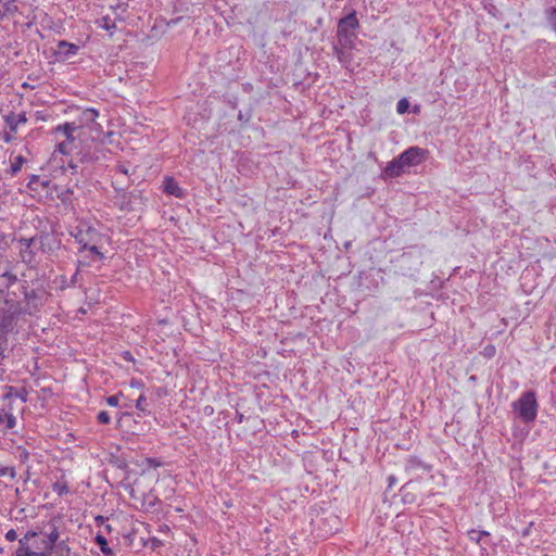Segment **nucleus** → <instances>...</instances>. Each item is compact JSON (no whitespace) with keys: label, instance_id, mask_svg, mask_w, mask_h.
<instances>
[{"label":"nucleus","instance_id":"27","mask_svg":"<svg viewBox=\"0 0 556 556\" xmlns=\"http://www.w3.org/2000/svg\"><path fill=\"white\" fill-rule=\"evenodd\" d=\"M334 51L337 53V56H338L339 61L340 62H344V60H345L344 52L341 51L340 49H338L337 47L334 48Z\"/></svg>","mask_w":556,"mask_h":556},{"label":"nucleus","instance_id":"11","mask_svg":"<svg viewBox=\"0 0 556 556\" xmlns=\"http://www.w3.org/2000/svg\"><path fill=\"white\" fill-rule=\"evenodd\" d=\"M16 426V417L12 413H1L0 414V431H8L13 429Z\"/></svg>","mask_w":556,"mask_h":556},{"label":"nucleus","instance_id":"23","mask_svg":"<svg viewBox=\"0 0 556 556\" xmlns=\"http://www.w3.org/2000/svg\"><path fill=\"white\" fill-rule=\"evenodd\" d=\"M97 419L100 424H103V425H108L111 422V416L109 415L108 412L105 410H101L99 412L98 416H97Z\"/></svg>","mask_w":556,"mask_h":556},{"label":"nucleus","instance_id":"4","mask_svg":"<svg viewBox=\"0 0 556 556\" xmlns=\"http://www.w3.org/2000/svg\"><path fill=\"white\" fill-rule=\"evenodd\" d=\"M511 406L525 422H532L538 416V402L533 391L522 393Z\"/></svg>","mask_w":556,"mask_h":556},{"label":"nucleus","instance_id":"30","mask_svg":"<svg viewBox=\"0 0 556 556\" xmlns=\"http://www.w3.org/2000/svg\"><path fill=\"white\" fill-rule=\"evenodd\" d=\"M485 353H486V355H488V356H492V355H494V353H495V348H494L493 345L486 346V348H485Z\"/></svg>","mask_w":556,"mask_h":556},{"label":"nucleus","instance_id":"21","mask_svg":"<svg viewBox=\"0 0 556 556\" xmlns=\"http://www.w3.org/2000/svg\"><path fill=\"white\" fill-rule=\"evenodd\" d=\"M409 108V102L406 98L401 99L396 104V112L399 114H404L407 112Z\"/></svg>","mask_w":556,"mask_h":556},{"label":"nucleus","instance_id":"33","mask_svg":"<svg viewBox=\"0 0 556 556\" xmlns=\"http://www.w3.org/2000/svg\"><path fill=\"white\" fill-rule=\"evenodd\" d=\"M11 139H12V137H11L10 135H7V136L4 137V141H5V142H10V141H11Z\"/></svg>","mask_w":556,"mask_h":556},{"label":"nucleus","instance_id":"13","mask_svg":"<svg viewBox=\"0 0 556 556\" xmlns=\"http://www.w3.org/2000/svg\"><path fill=\"white\" fill-rule=\"evenodd\" d=\"M55 556H71V548L66 541L61 540L55 546L50 549Z\"/></svg>","mask_w":556,"mask_h":556},{"label":"nucleus","instance_id":"34","mask_svg":"<svg viewBox=\"0 0 556 556\" xmlns=\"http://www.w3.org/2000/svg\"><path fill=\"white\" fill-rule=\"evenodd\" d=\"M21 399L25 402L26 401V396L24 395H21Z\"/></svg>","mask_w":556,"mask_h":556},{"label":"nucleus","instance_id":"14","mask_svg":"<svg viewBox=\"0 0 556 556\" xmlns=\"http://www.w3.org/2000/svg\"><path fill=\"white\" fill-rule=\"evenodd\" d=\"M25 163V159L22 155H16L11 160L10 172L12 175L17 174Z\"/></svg>","mask_w":556,"mask_h":556},{"label":"nucleus","instance_id":"25","mask_svg":"<svg viewBox=\"0 0 556 556\" xmlns=\"http://www.w3.org/2000/svg\"><path fill=\"white\" fill-rule=\"evenodd\" d=\"M20 556H23V554H20ZM24 556H50V555L42 553V552H34L28 546H25Z\"/></svg>","mask_w":556,"mask_h":556},{"label":"nucleus","instance_id":"9","mask_svg":"<svg viewBox=\"0 0 556 556\" xmlns=\"http://www.w3.org/2000/svg\"><path fill=\"white\" fill-rule=\"evenodd\" d=\"M76 128L77 127L74 126V124L65 123L62 125H58L54 128V131L55 134H60L64 138L63 140L74 143V131L76 130Z\"/></svg>","mask_w":556,"mask_h":556},{"label":"nucleus","instance_id":"26","mask_svg":"<svg viewBox=\"0 0 556 556\" xmlns=\"http://www.w3.org/2000/svg\"><path fill=\"white\" fill-rule=\"evenodd\" d=\"M5 539L10 542H13L17 539V533L14 529H10L7 533H5Z\"/></svg>","mask_w":556,"mask_h":556},{"label":"nucleus","instance_id":"5","mask_svg":"<svg viewBox=\"0 0 556 556\" xmlns=\"http://www.w3.org/2000/svg\"><path fill=\"white\" fill-rule=\"evenodd\" d=\"M110 10L113 16L109 13L104 14L96 21V24L98 27L109 31L110 35H113L116 29V22L125 20L124 13L127 10V4L117 0L116 3L110 5Z\"/></svg>","mask_w":556,"mask_h":556},{"label":"nucleus","instance_id":"20","mask_svg":"<svg viewBox=\"0 0 556 556\" xmlns=\"http://www.w3.org/2000/svg\"><path fill=\"white\" fill-rule=\"evenodd\" d=\"M15 475V469L13 467L0 465V478L10 477L13 479Z\"/></svg>","mask_w":556,"mask_h":556},{"label":"nucleus","instance_id":"8","mask_svg":"<svg viewBox=\"0 0 556 556\" xmlns=\"http://www.w3.org/2000/svg\"><path fill=\"white\" fill-rule=\"evenodd\" d=\"M164 192L174 195L176 198H182L185 192L179 184L173 177H165L164 179Z\"/></svg>","mask_w":556,"mask_h":556},{"label":"nucleus","instance_id":"18","mask_svg":"<svg viewBox=\"0 0 556 556\" xmlns=\"http://www.w3.org/2000/svg\"><path fill=\"white\" fill-rule=\"evenodd\" d=\"M72 149H73V143L65 141V140H62L56 146V151L63 155L70 154L72 152Z\"/></svg>","mask_w":556,"mask_h":556},{"label":"nucleus","instance_id":"6","mask_svg":"<svg viewBox=\"0 0 556 556\" xmlns=\"http://www.w3.org/2000/svg\"><path fill=\"white\" fill-rule=\"evenodd\" d=\"M41 533L45 536L42 541L43 547L47 551L52 549L60 542V520L51 519L47 525V529Z\"/></svg>","mask_w":556,"mask_h":556},{"label":"nucleus","instance_id":"2","mask_svg":"<svg viewBox=\"0 0 556 556\" xmlns=\"http://www.w3.org/2000/svg\"><path fill=\"white\" fill-rule=\"evenodd\" d=\"M76 242L80 245L79 251H89L99 260H103L104 255L99 250V243L102 241L101 232L96 229L89 222L79 220L71 231Z\"/></svg>","mask_w":556,"mask_h":556},{"label":"nucleus","instance_id":"10","mask_svg":"<svg viewBox=\"0 0 556 556\" xmlns=\"http://www.w3.org/2000/svg\"><path fill=\"white\" fill-rule=\"evenodd\" d=\"M4 121H5V124L10 127V130L12 132H16L20 125L27 123V117H26V114L23 112L18 115H14V114L7 115Z\"/></svg>","mask_w":556,"mask_h":556},{"label":"nucleus","instance_id":"32","mask_svg":"<svg viewBox=\"0 0 556 556\" xmlns=\"http://www.w3.org/2000/svg\"><path fill=\"white\" fill-rule=\"evenodd\" d=\"M388 480H389V486H390V488H391L393 484H395V482H396V479H395L393 476H390V477L388 478Z\"/></svg>","mask_w":556,"mask_h":556},{"label":"nucleus","instance_id":"19","mask_svg":"<svg viewBox=\"0 0 556 556\" xmlns=\"http://www.w3.org/2000/svg\"><path fill=\"white\" fill-rule=\"evenodd\" d=\"M96 543L100 546V549L102 553H104V554L111 553V549L108 546V541L103 535L98 534L96 536Z\"/></svg>","mask_w":556,"mask_h":556},{"label":"nucleus","instance_id":"7","mask_svg":"<svg viewBox=\"0 0 556 556\" xmlns=\"http://www.w3.org/2000/svg\"><path fill=\"white\" fill-rule=\"evenodd\" d=\"M79 51V47L75 43L67 41H60L58 43V54L63 59H70L76 55Z\"/></svg>","mask_w":556,"mask_h":556},{"label":"nucleus","instance_id":"22","mask_svg":"<svg viewBox=\"0 0 556 556\" xmlns=\"http://www.w3.org/2000/svg\"><path fill=\"white\" fill-rule=\"evenodd\" d=\"M122 396V393H117L111 396H108L105 399V402L111 407H117L119 405V399Z\"/></svg>","mask_w":556,"mask_h":556},{"label":"nucleus","instance_id":"29","mask_svg":"<svg viewBox=\"0 0 556 556\" xmlns=\"http://www.w3.org/2000/svg\"><path fill=\"white\" fill-rule=\"evenodd\" d=\"M116 172L122 174V175H128V169L124 165H118L116 167Z\"/></svg>","mask_w":556,"mask_h":556},{"label":"nucleus","instance_id":"3","mask_svg":"<svg viewBox=\"0 0 556 556\" xmlns=\"http://www.w3.org/2000/svg\"><path fill=\"white\" fill-rule=\"evenodd\" d=\"M358 26L359 23L355 12L348 14L339 21L337 37L340 46L349 49H353L355 47V40L357 38L355 30Z\"/></svg>","mask_w":556,"mask_h":556},{"label":"nucleus","instance_id":"24","mask_svg":"<svg viewBox=\"0 0 556 556\" xmlns=\"http://www.w3.org/2000/svg\"><path fill=\"white\" fill-rule=\"evenodd\" d=\"M37 535V532L35 531H28L23 539L20 540L21 546H27L26 543L35 538Z\"/></svg>","mask_w":556,"mask_h":556},{"label":"nucleus","instance_id":"17","mask_svg":"<svg viewBox=\"0 0 556 556\" xmlns=\"http://www.w3.org/2000/svg\"><path fill=\"white\" fill-rule=\"evenodd\" d=\"M136 408L142 414L148 415V401L144 394H141L136 401Z\"/></svg>","mask_w":556,"mask_h":556},{"label":"nucleus","instance_id":"12","mask_svg":"<svg viewBox=\"0 0 556 556\" xmlns=\"http://www.w3.org/2000/svg\"><path fill=\"white\" fill-rule=\"evenodd\" d=\"M98 117V112L94 109H86L81 113V123L83 124H94L93 128H97L99 125L96 124V119Z\"/></svg>","mask_w":556,"mask_h":556},{"label":"nucleus","instance_id":"31","mask_svg":"<svg viewBox=\"0 0 556 556\" xmlns=\"http://www.w3.org/2000/svg\"><path fill=\"white\" fill-rule=\"evenodd\" d=\"M130 387H131V388H141V387H142V383H141V381H139V380H131V381H130Z\"/></svg>","mask_w":556,"mask_h":556},{"label":"nucleus","instance_id":"16","mask_svg":"<svg viewBox=\"0 0 556 556\" xmlns=\"http://www.w3.org/2000/svg\"><path fill=\"white\" fill-rule=\"evenodd\" d=\"M490 533L488 531H483V530H470L468 531V538L470 541L475 542V543H480L481 540L484 538V536H489Z\"/></svg>","mask_w":556,"mask_h":556},{"label":"nucleus","instance_id":"1","mask_svg":"<svg viewBox=\"0 0 556 556\" xmlns=\"http://www.w3.org/2000/svg\"><path fill=\"white\" fill-rule=\"evenodd\" d=\"M427 155L428 151L426 149L410 147L387 164L383 169V176L387 178L399 177L404 174L407 168L421 164L427 159Z\"/></svg>","mask_w":556,"mask_h":556},{"label":"nucleus","instance_id":"15","mask_svg":"<svg viewBox=\"0 0 556 556\" xmlns=\"http://www.w3.org/2000/svg\"><path fill=\"white\" fill-rule=\"evenodd\" d=\"M52 490L55 492L59 496L65 495L70 492V488L67 485V482L64 480H59L52 484Z\"/></svg>","mask_w":556,"mask_h":556},{"label":"nucleus","instance_id":"28","mask_svg":"<svg viewBox=\"0 0 556 556\" xmlns=\"http://www.w3.org/2000/svg\"><path fill=\"white\" fill-rule=\"evenodd\" d=\"M418 466H421V464L417 459L414 458L408 460V468H417Z\"/></svg>","mask_w":556,"mask_h":556}]
</instances>
